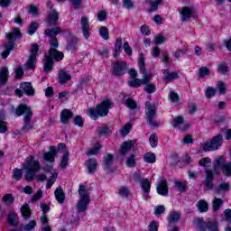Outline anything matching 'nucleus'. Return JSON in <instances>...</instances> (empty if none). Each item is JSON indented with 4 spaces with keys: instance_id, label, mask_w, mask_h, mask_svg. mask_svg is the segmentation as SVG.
Listing matches in <instances>:
<instances>
[{
    "instance_id": "f257e3e1",
    "label": "nucleus",
    "mask_w": 231,
    "mask_h": 231,
    "mask_svg": "<svg viewBox=\"0 0 231 231\" xmlns=\"http://www.w3.org/2000/svg\"><path fill=\"white\" fill-rule=\"evenodd\" d=\"M59 33H60V29L59 27L45 31V35L51 37L49 40L51 49L49 50V53L45 55L44 71H51L53 69V60L60 62V60L64 59V52L57 51V48H59V42L56 38H53L55 35H59Z\"/></svg>"
},
{
    "instance_id": "f03ea898",
    "label": "nucleus",
    "mask_w": 231,
    "mask_h": 231,
    "mask_svg": "<svg viewBox=\"0 0 231 231\" xmlns=\"http://www.w3.org/2000/svg\"><path fill=\"white\" fill-rule=\"evenodd\" d=\"M111 107H113V102H111V99H105L97 105V108H89L87 111V115L92 118V120H97L98 116H107Z\"/></svg>"
},
{
    "instance_id": "7ed1b4c3",
    "label": "nucleus",
    "mask_w": 231,
    "mask_h": 231,
    "mask_svg": "<svg viewBox=\"0 0 231 231\" xmlns=\"http://www.w3.org/2000/svg\"><path fill=\"white\" fill-rule=\"evenodd\" d=\"M23 169L27 171L25 180L27 181H32L35 176V172H37V171H41V164L39 163V161L35 160V158L29 157L23 164Z\"/></svg>"
},
{
    "instance_id": "20e7f679",
    "label": "nucleus",
    "mask_w": 231,
    "mask_h": 231,
    "mask_svg": "<svg viewBox=\"0 0 231 231\" xmlns=\"http://www.w3.org/2000/svg\"><path fill=\"white\" fill-rule=\"evenodd\" d=\"M21 37V31L19 29H14L9 34H7V42L4 44V51L2 52V58L6 59L12 50H14V41Z\"/></svg>"
},
{
    "instance_id": "39448f33",
    "label": "nucleus",
    "mask_w": 231,
    "mask_h": 231,
    "mask_svg": "<svg viewBox=\"0 0 231 231\" xmlns=\"http://www.w3.org/2000/svg\"><path fill=\"white\" fill-rule=\"evenodd\" d=\"M79 200L78 202V210L79 212H86L88 207L89 206V192L86 189V186L80 184L79 189Z\"/></svg>"
},
{
    "instance_id": "423d86ee",
    "label": "nucleus",
    "mask_w": 231,
    "mask_h": 231,
    "mask_svg": "<svg viewBox=\"0 0 231 231\" xmlns=\"http://www.w3.org/2000/svg\"><path fill=\"white\" fill-rule=\"evenodd\" d=\"M222 171L225 176H231V162H226L225 157H217L215 161V174H219Z\"/></svg>"
},
{
    "instance_id": "0eeeda50",
    "label": "nucleus",
    "mask_w": 231,
    "mask_h": 231,
    "mask_svg": "<svg viewBox=\"0 0 231 231\" xmlns=\"http://www.w3.org/2000/svg\"><path fill=\"white\" fill-rule=\"evenodd\" d=\"M15 114L17 115V116H22V115H24V129H30L32 127L30 126V119L32 118V109L28 106L20 105L16 109Z\"/></svg>"
},
{
    "instance_id": "6e6552de",
    "label": "nucleus",
    "mask_w": 231,
    "mask_h": 231,
    "mask_svg": "<svg viewBox=\"0 0 231 231\" xmlns=\"http://www.w3.org/2000/svg\"><path fill=\"white\" fill-rule=\"evenodd\" d=\"M138 66L140 69V73L143 75V84H148L150 80H152V73L147 72L145 69V57L143 53L139 55Z\"/></svg>"
},
{
    "instance_id": "1a4fd4ad",
    "label": "nucleus",
    "mask_w": 231,
    "mask_h": 231,
    "mask_svg": "<svg viewBox=\"0 0 231 231\" xmlns=\"http://www.w3.org/2000/svg\"><path fill=\"white\" fill-rule=\"evenodd\" d=\"M223 145V135L218 134L212 141H208L202 144L203 151H217Z\"/></svg>"
},
{
    "instance_id": "9d476101",
    "label": "nucleus",
    "mask_w": 231,
    "mask_h": 231,
    "mask_svg": "<svg viewBox=\"0 0 231 231\" xmlns=\"http://www.w3.org/2000/svg\"><path fill=\"white\" fill-rule=\"evenodd\" d=\"M145 115L147 116V120L150 125H152V127L158 126V123L152 121L154 116H156V105L151 104V102H146Z\"/></svg>"
},
{
    "instance_id": "9b49d317",
    "label": "nucleus",
    "mask_w": 231,
    "mask_h": 231,
    "mask_svg": "<svg viewBox=\"0 0 231 231\" xmlns=\"http://www.w3.org/2000/svg\"><path fill=\"white\" fill-rule=\"evenodd\" d=\"M39 52V45H32L30 57L25 63V69H35V62L37 60V53Z\"/></svg>"
},
{
    "instance_id": "f8f14e48",
    "label": "nucleus",
    "mask_w": 231,
    "mask_h": 231,
    "mask_svg": "<svg viewBox=\"0 0 231 231\" xmlns=\"http://www.w3.org/2000/svg\"><path fill=\"white\" fill-rule=\"evenodd\" d=\"M58 151L60 152V154H63L60 160V169H66L68 167V162H69V153L68 152L66 144L60 143L58 145Z\"/></svg>"
},
{
    "instance_id": "ddd939ff",
    "label": "nucleus",
    "mask_w": 231,
    "mask_h": 231,
    "mask_svg": "<svg viewBox=\"0 0 231 231\" xmlns=\"http://www.w3.org/2000/svg\"><path fill=\"white\" fill-rule=\"evenodd\" d=\"M180 14V20L185 22L191 19V17L196 18V9L194 7L184 6L181 9H179Z\"/></svg>"
},
{
    "instance_id": "4468645a",
    "label": "nucleus",
    "mask_w": 231,
    "mask_h": 231,
    "mask_svg": "<svg viewBox=\"0 0 231 231\" xmlns=\"http://www.w3.org/2000/svg\"><path fill=\"white\" fill-rule=\"evenodd\" d=\"M46 172H50L51 176L47 180L46 189H51L53 187V183L57 181V178H59V171L57 170H53V167L50 166L45 168Z\"/></svg>"
},
{
    "instance_id": "2eb2a0df",
    "label": "nucleus",
    "mask_w": 231,
    "mask_h": 231,
    "mask_svg": "<svg viewBox=\"0 0 231 231\" xmlns=\"http://www.w3.org/2000/svg\"><path fill=\"white\" fill-rule=\"evenodd\" d=\"M57 152H60L59 151V148L57 149L55 146H51L50 151L44 152L42 155L43 162L53 163V162H55V157L57 156Z\"/></svg>"
},
{
    "instance_id": "dca6fc26",
    "label": "nucleus",
    "mask_w": 231,
    "mask_h": 231,
    "mask_svg": "<svg viewBox=\"0 0 231 231\" xmlns=\"http://www.w3.org/2000/svg\"><path fill=\"white\" fill-rule=\"evenodd\" d=\"M172 126L179 131H187L189 127V125L183 121L182 117H175L172 121Z\"/></svg>"
},
{
    "instance_id": "f3484780",
    "label": "nucleus",
    "mask_w": 231,
    "mask_h": 231,
    "mask_svg": "<svg viewBox=\"0 0 231 231\" xmlns=\"http://www.w3.org/2000/svg\"><path fill=\"white\" fill-rule=\"evenodd\" d=\"M81 30L85 39H89V32H91V28L89 27V20L86 16L81 18Z\"/></svg>"
},
{
    "instance_id": "a211bd4d",
    "label": "nucleus",
    "mask_w": 231,
    "mask_h": 231,
    "mask_svg": "<svg viewBox=\"0 0 231 231\" xmlns=\"http://www.w3.org/2000/svg\"><path fill=\"white\" fill-rule=\"evenodd\" d=\"M157 192L160 196H167L169 194V187L167 186V180L161 179L157 184Z\"/></svg>"
},
{
    "instance_id": "6ab92c4d",
    "label": "nucleus",
    "mask_w": 231,
    "mask_h": 231,
    "mask_svg": "<svg viewBox=\"0 0 231 231\" xmlns=\"http://www.w3.org/2000/svg\"><path fill=\"white\" fill-rule=\"evenodd\" d=\"M134 141H125V143H122L120 149H119V153L121 156H125L129 151L134 147Z\"/></svg>"
},
{
    "instance_id": "aec40b11",
    "label": "nucleus",
    "mask_w": 231,
    "mask_h": 231,
    "mask_svg": "<svg viewBox=\"0 0 231 231\" xmlns=\"http://www.w3.org/2000/svg\"><path fill=\"white\" fill-rule=\"evenodd\" d=\"M57 21H59V14L55 9H51L47 17V23L49 26H55V24H57Z\"/></svg>"
},
{
    "instance_id": "412c9836",
    "label": "nucleus",
    "mask_w": 231,
    "mask_h": 231,
    "mask_svg": "<svg viewBox=\"0 0 231 231\" xmlns=\"http://www.w3.org/2000/svg\"><path fill=\"white\" fill-rule=\"evenodd\" d=\"M127 63L124 61H116L114 64V73H116V75H124V72L125 69H127Z\"/></svg>"
},
{
    "instance_id": "4be33fe9",
    "label": "nucleus",
    "mask_w": 231,
    "mask_h": 231,
    "mask_svg": "<svg viewBox=\"0 0 231 231\" xmlns=\"http://www.w3.org/2000/svg\"><path fill=\"white\" fill-rule=\"evenodd\" d=\"M20 88L28 97H33V95L35 94V90L33 89V87H32V83L30 82L22 83Z\"/></svg>"
},
{
    "instance_id": "5701e85b",
    "label": "nucleus",
    "mask_w": 231,
    "mask_h": 231,
    "mask_svg": "<svg viewBox=\"0 0 231 231\" xmlns=\"http://www.w3.org/2000/svg\"><path fill=\"white\" fill-rule=\"evenodd\" d=\"M135 181L140 182V187L143 190L144 194H149L151 192V181L147 179H135Z\"/></svg>"
},
{
    "instance_id": "b1692460",
    "label": "nucleus",
    "mask_w": 231,
    "mask_h": 231,
    "mask_svg": "<svg viewBox=\"0 0 231 231\" xmlns=\"http://www.w3.org/2000/svg\"><path fill=\"white\" fill-rule=\"evenodd\" d=\"M97 166H98V164L97 163V160H95V159H88L86 162V167H87L88 172L89 174L95 173Z\"/></svg>"
},
{
    "instance_id": "393cba45",
    "label": "nucleus",
    "mask_w": 231,
    "mask_h": 231,
    "mask_svg": "<svg viewBox=\"0 0 231 231\" xmlns=\"http://www.w3.org/2000/svg\"><path fill=\"white\" fill-rule=\"evenodd\" d=\"M162 74L165 82H172L178 79V72H169V69H164Z\"/></svg>"
},
{
    "instance_id": "a878e982",
    "label": "nucleus",
    "mask_w": 231,
    "mask_h": 231,
    "mask_svg": "<svg viewBox=\"0 0 231 231\" xmlns=\"http://www.w3.org/2000/svg\"><path fill=\"white\" fill-rule=\"evenodd\" d=\"M213 178H214V174L212 173V171L207 170L206 171L205 185H206V189H208V190H210V189H212V187H213V184H212Z\"/></svg>"
},
{
    "instance_id": "bb28decb",
    "label": "nucleus",
    "mask_w": 231,
    "mask_h": 231,
    "mask_svg": "<svg viewBox=\"0 0 231 231\" xmlns=\"http://www.w3.org/2000/svg\"><path fill=\"white\" fill-rule=\"evenodd\" d=\"M54 196L58 203H64V199H66V196L64 195V190L61 187H58L54 191Z\"/></svg>"
},
{
    "instance_id": "cd10ccee",
    "label": "nucleus",
    "mask_w": 231,
    "mask_h": 231,
    "mask_svg": "<svg viewBox=\"0 0 231 231\" xmlns=\"http://www.w3.org/2000/svg\"><path fill=\"white\" fill-rule=\"evenodd\" d=\"M100 149H102V145L97 143L90 149L87 151V156H97L98 152H100Z\"/></svg>"
},
{
    "instance_id": "c85d7f7f",
    "label": "nucleus",
    "mask_w": 231,
    "mask_h": 231,
    "mask_svg": "<svg viewBox=\"0 0 231 231\" xmlns=\"http://www.w3.org/2000/svg\"><path fill=\"white\" fill-rule=\"evenodd\" d=\"M6 80H8V69L4 67L0 70V86L6 84Z\"/></svg>"
},
{
    "instance_id": "c756f323",
    "label": "nucleus",
    "mask_w": 231,
    "mask_h": 231,
    "mask_svg": "<svg viewBox=\"0 0 231 231\" xmlns=\"http://www.w3.org/2000/svg\"><path fill=\"white\" fill-rule=\"evenodd\" d=\"M71 116H73L71 111H69V109L62 110V112L60 113L61 124H66V122H68V119L71 118Z\"/></svg>"
},
{
    "instance_id": "7c9ffc66",
    "label": "nucleus",
    "mask_w": 231,
    "mask_h": 231,
    "mask_svg": "<svg viewBox=\"0 0 231 231\" xmlns=\"http://www.w3.org/2000/svg\"><path fill=\"white\" fill-rule=\"evenodd\" d=\"M180 214L179 211H171L169 214L168 221L169 223H176L177 221H180Z\"/></svg>"
},
{
    "instance_id": "2f4dec72",
    "label": "nucleus",
    "mask_w": 231,
    "mask_h": 231,
    "mask_svg": "<svg viewBox=\"0 0 231 231\" xmlns=\"http://www.w3.org/2000/svg\"><path fill=\"white\" fill-rule=\"evenodd\" d=\"M59 79L60 82H61V84H64V82L71 80V75L69 72H66L65 70H60L59 73Z\"/></svg>"
},
{
    "instance_id": "473e14b6",
    "label": "nucleus",
    "mask_w": 231,
    "mask_h": 231,
    "mask_svg": "<svg viewBox=\"0 0 231 231\" xmlns=\"http://www.w3.org/2000/svg\"><path fill=\"white\" fill-rule=\"evenodd\" d=\"M126 167H136V154H131L126 158Z\"/></svg>"
},
{
    "instance_id": "72a5a7b5",
    "label": "nucleus",
    "mask_w": 231,
    "mask_h": 231,
    "mask_svg": "<svg viewBox=\"0 0 231 231\" xmlns=\"http://www.w3.org/2000/svg\"><path fill=\"white\" fill-rule=\"evenodd\" d=\"M21 213H22V216L24 217V219H28V217H30V216L32 215V210L30 209V207L28 206V204H24L21 208Z\"/></svg>"
},
{
    "instance_id": "f704fd0d",
    "label": "nucleus",
    "mask_w": 231,
    "mask_h": 231,
    "mask_svg": "<svg viewBox=\"0 0 231 231\" xmlns=\"http://www.w3.org/2000/svg\"><path fill=\"white\" fill-rule=\"evenodd\" d=\"M40 220L42 225V231H51V227L48 225V217H46V215H42Z\"/></svg>"
},
{
    "instance_id": "c9c22d12",
    "label": "nucleus",
    "mask_w": 231,
    "mask_h": 231,
    "mask_svg": "<svg viewBox=\"0 0 231 231\" xmlns=\"http://www.w3.org/2000/svg\"><path fill=\"white\" fill-rule=\"evenodd\" d=\"M143 160L146 163H155L156 155L153 152L145 153L143 156Z\"/></svg>"
},
{
    "instance_id": "e433bc0d",
    "label": "nucleus",
    "mask_w": 231,
    "mask_h": 231,
    "mask_svg": "<svg viewBox=\"0 0 231 231\" xmlns=\"http://www.w3.org/2000/svg\"><path fill=\"white\" fill-rule=\"evenodd\" d=\"M230 189V186L228 185V183L224 182L219 184V186L216 189V193L217 194H223L225 192H226V190H228Z\"/></svg>"
},
{
    "instance_id": "4c0bfd02",
    "label": "nucleus",
    "mask_w": 231,
    "mask_h": 231,
    "mask_svg": "<svg viewBox=\"0 0 231 231\" xmlns=\"http://www.w3.org/2000/svg\"><path fill=\"white\" fill-rule=\"evenodd\" d=\"M133 125L131 124H126L119 131L120 134L122 136H127V134H129V133H131V129H132Z\"/></svg>"
},
{
    "instance_id": "58836bf2",
    "label": "nucleus",
    "mask_w": 231,
    "mask_h": 231,
    "mask_svg": "<svg viewBox=\"0 0 231 231\" xmlns=\"http://www.w3.org/2000/svg\"><path fill=\"white\" fill-rule=\"evenodd\" d=\"M7 219L9 224L15 226L18 223L19 217H17V214L12 212L8 215Z\"/></svg>"
},
{
    "instance_id": "ea45409f",
    "label": "nucleus",
    "mask_w": 231,
    "mask_h": 231,
    "mask_svg": "<svg viewBox=\"0 0 231 231\" xmlns=\"http://www.w3.org/2000/svg\"><path fill=\"white\" fill-rule=\"evenodd\" d=\"M143 84V81L140 79L134 78L128 81L130 88H140V85Z\"/></svg>"
},
{
    "instance_id": "a19ab883",
    "label": "nucleus",
    "mask_w": 231,
    "mask_h": 231,
    "mask_svg": "<svg viewBox=\"0 0 231 231\" xmlns=\"http://www.w3.org/2000/svg\"><path fill=\"white\" fill-rule=\"evenodd\" d=\"M197 207L199 212H207L208 210V204L205 200H199Z\"/></svg>"
},
{
    "instance_id": "79ce46f5",
    "label": "nucleus",
    "mask_w": 231,
    "mask_h": 231,
    "mask_svg": "<svg viewBox=\"0 0 231 231\" xmlns=\"http://www.w3.org/2000/svg\"><path fill=\"white\" fill-rule=\"evenodd\" d=\"M148 12H155V10H158V6H160V2L158 1H150L148 2Z\"/></svg>"
},
{
    "instance_id": "37998d69",
    "label": "nucleus",
    "mask_w": 231,
    "mask_h": 231,
    "mask_svg": "<svg viewBox=\"0 0 231 231\" xmlns=\"http://www.w3.org/2000/svg\"><path fill=\"white\" fill-rule=\"evenodd\" d=\"M222 205H223V200L221 199L216 198L213 200V210H214V212H217V210H219V208H221Z\"/></svg>"
},
{
    "instance_id": "c03bdc74",
    "label": "nucleus",
    "mask_w": 231,
    "mask_h": 231,
    "mask_svg": "<svg viewBox=\"0 0 231 231\" xmlns=\"http://www.w3.org/2000/svg\"><path fill=\"white\" fill-rule=\"evenodd\" d=\"M199 163L201 167H205V169H207L208 167H210L212 165V160H210V158L208 157L203 158L199 161Z\"/></svg>"
},
{
    "instance_id": "a18cd8bd",
    "label": "nucleus",
    "mask_w": 231,
    "mask_h": 231,
    "mask_svg": "<svg viewBox=\"0 0 231 231\" xmlns=\"http://www.w3.org/2000/svg\"><path fill=\"white\" fill-rule=\"evenodd\" d=\"M99 35H101L102 39L107 41V39H109V32L107 31V27H101L99 29Z\"/></svg>"
},
{
    "instance_id": "49530a36",
    "label": "nucleus",
    "mask_w": 231,
    "mask_h": 231,
    "mask_svg": "<svg viewBox=\"0 0 231 231\" xmlns=\"http://www.w3.org/2000/svg\"><path fill=\"white\" fill-rule=\"evenodd\" d=\"M13 178L16 180V181H19L23 178V170L15 168L13 171Z\"/></svg>"
},
{
    "instance_id": "de8ad7c7",
    "label": "nucleus",
    "mask_w": 231,
    "mask_h": 231,
    "mask_svg": "<svg viewBox=\"0 0 231 231\" xmlns=\"http://www.w3.org/2000/svg\"><path fill=\"white\" fill-rule=\"evenodd\" d=\"M144 85V91H146V93H154L156 90V85L153 83H146Z\"/></svg>"
},
{
    "instance_id": "09e8293b",
    "label": "nucleus",
    "mask_w": 231,
    "mask_h": 231,
    "mask_svg": "<svg viewBox=\"0 0 231 231\" xmlns=\"http://www.w3.org/2000/svg\"><path fill=\"white\" fill-rule=\"evenodd\" d=\"M175 188L177 189V190H180V192H183V190H185V189H187V182L176 181Z\"/></svg>"
},
{
    "instance_id": "8fccbe9b",
    "label": "nucleus",
    "mask_w": 231,
    "mask_h": 231,
    "mask_svg": "<svg viewBox=\"0 0 231 231\" xmlns=\"http://www.w3.org/2000/svg\"><path fill=\"white\" fill-rule=\"evenodd\" d=\"M37 28H39V23L33 22L29 25L28 33L29 35H33L35 32H37Z\"/></svg>"
},
{
    "instance_id": "3c124183",
    "label": "nucleus",
    "mask_w": 231,
    "mask_h": 231,
    "mask_svg": "<svg viewBox=\"0 0 231 231\" xmlns=\"http://www.w3.org/2000/svg\"><path fill=\"white\" fill-rule=\"evenodd\" d=\"M163 212H165V206L159 205L154 208V212H153L154 216H162Z\"/></svg>"
},
{
    "instance_id": "603ef678",
    "label": "nucleus",
    "mask_w": 231,
    "mask_h": 231,
    "mask_svg": "<svg viewBox=\"0 0 231 231\" xmlns=\"http://www.w3.org/2000/svg\"><path fill=\"white\" fill-rule=\"evenodd\" d=\"M3 201L5 205H12L14 203V196L12 194H6L3 197Z\"/></svg>"
},
{
    "instance_id": "864d4df0",
    "label": "nucleus",
    "mask_w": 231,
    "mask_h": 231,
    "mask_svg": "<svg viewBox=\"0 0 231 231\" xmlns=\"http://www.w3.org/2000/svg\"><path fill=\"white\" fill-rule=\"evenodd\" d=\"M169 100L171 101L173 104H178L180 102V97L176 92H171L169 94Z\"/></svg>"
},
{
    "instance_id": "5fc2aeb1",
    "label": "nucleus",
    "mask_w": 231,
    "mask_h": 231,
    "mask_svg": "<svg viewBox=\"0 0 231 231\" xmlns=\"http://www.w3.org/2000/svg\"><path fill=\"white\" fill-rule=\"evenodd\" d=\"M195 225L199 231L205 230V226H207V225L205 223H203V219H201V218L196 219Z\"/></svg>"
},
{
    "instance_id": "6e6d98bb",
    "label": "nucleus",
    "mask_w": 231,
    "mask_h": 231,
    "mask_svg": "<svg viewBox=\"0 0 231 231\" xmlns=\"http://www.w3.org/2000/svg\"><path fill=\"white\" fill-rule=\"evenodd\" d=\"M150 144H151V147H158V136H156V134H152L150 136Z\"/></svg>"
},
{
    "instance_id": "4d7b16f0",
    "label": "nucleus",
    "mask_w": 231,
    "mask_h": 231,
    "mask_svg": "<svg viewBox=\"0 0 231 231\" xmlns=\"http://www.w3.org/2000/svg\"><path fill=\"white\" fill-rule=\"evenodd\" d=\"M37 226V222L35 220H31L26 226H24L23 229L26 231H32Z\"/></svg>"
},
{
    "instance_id": "13d9d810",
    "label": "nucleus",
    "mask_w": 231,
    "mask_h": 231,
    "mask_svg": "<svg viewBox=\"0 0 231 231\" xmlns=\"http://www.w3.org/2000/svg\"><path fill=\"white\" fill-rule=\"evenodd\" d=\"M210 74V70L207 67H202L199 69V77H207V75Z\"/></svg>"
},
{
    "instance_id": "bf43d9fd",
    "label": "nucleus",
    "mask_w": 231,
    "mask_h": 231,
    "mask_svg": "<svg viewBox=\"0 0 231 231\" xmlns=\"http://www.w3.org/2000/svg\"><path fill=\"white\" fill-rule=\"evenodd\" d=\"M154 42L157 46L160 44H163L165 42V36H163L162 34L155 36Z\"/></svg>"
},
{
    "instance_id": "052dcab7",
    "label": "nucleus",
    "mask_w": 231,
    "mask_h": 231,
    "mask_svg": "<svg viewBox=\"0 0 231 231\" xmlns=\"http://www.w3.org/2000/svg\"><path fill=\"white\" fill-rule=\"evenodd\" d=\"M215 95H216V90L213 88L209 87L206 89L207 98H212V97H215Z\"/></svg>"
},
{
    "instance_id": "680f3d73",
    "label": "nucleus",
    "mask_w": 231,
    "mask_h": 231,
    "mask_svg": "<svg viewBox=\"0 0 231 231\" xmlns=\"http://www.w3.org/2000/svg\"><path fill=\"white\" fill-rule=\"evenodd\" d=\"M119 195H121L122 198H127V196H129V189L126 187H121L119 189Z\"/></svg>"
},
{
    "instance_id": "e2e57ef3",
    "label": "nucleus",
    "mask_w": 231,
    "mask_h": 231,
    "mask_svg": "<svg viewBox=\"0 0 231 231\" xmlns=\"http://www.w3.org/2000/svg\"><path fill=\"white\" fill-rule=\"evenodd\" d=\"M207 228L209 231H218L217 229V222H208L207 225Z\"/></svg>"
},
{
    "instance_id": "0e129e2a",
    "label": "nucleus",
    "mask_w": 231,
    "mask_h": 231,
    "mask_svg": "<svg viewBox=\"0 0 231 231\" xmlns=\"http://www.w3.org/2000/svg\"><path fill=\"white\" fill-rule=\"evenodd\" d=\"M217 69L220 73H222L223 75H225V73H226V71H228V67L226 66V64L225 63H220L217 66Z\"/></svg>"
},
{
    "instance_id": "69168bd1",
    "label": "nucleus",
    "mask_w": 231,
    "mask_h": 231,
    "mask_svg": "<svg viewBox=\"0 0 231 231\" xmlns=\"http://www.w3.org/2000/svg\"><path fill=\"white\" fill-rule=\"evenodd\" d=\"M125 104L129 109H136V102L134 100L126 99Z\"/></svg>"
},
{
    "instance_id": "338daca9",
    "label": "nucleus",
    "mask_w": 231,
    "mask_h": 231,
    "mask_svg": "<svg viewBox=\"0 0 231 231\" xmlns=\"http://www.w3.org/2000/svg\"><path fill=\"white\" fill-rule=\"evenodd\" d=\"M113 163V155L112 154H106L105 156V165L106 167H109Z\"/></svg>"
},
{
    "instance_id": "774afa93",
    "label": "nucleus",
    "mask_w": 231,
    "mask_h": 231,
    "mask_svg": "<svg viewBox=\"0 0 231 231\" xmlns=\"http://www.w3.org/2000/svg\"><path fill=\"white\" fill-rule=\"evenodd\" d=\"M158 222L152 221L148 226V231H158Z\"/></svg>"
}]
</instances>
